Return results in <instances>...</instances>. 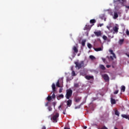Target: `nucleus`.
<instances>
[{
  "label": "nucleus",
  "mask_w": 129,
  "mask_h": 129,
  "mask_svg": "<svg viewBox=\"0 0 129 129\" xmlns=\"http://www.w3.org/2000/svg\"><path fill=\"white\" fill-rule=\"evenodd\" d=\"M75 64H76V68H78V69H80L82 67H85V66H84V61L83 60L80 61V62L76 61L75 62Z\"/></svg>",
  "instance_id": "nucleus-1"
},
{
  "label": "nucleus",
  "mask_w": 129,
  "mask_h": 129,
  "mask_svg": "<svg viewBox=\"0 0 129 129\" xmlns=\"http://www.w3.org/2000/svg\"><path fill=\"white\" fill-rule=\"evenodd\" d=\"M72 93H73V91L71 89L67 90V94L66 95L67 99H70V97L72 96Z\"/></svg>",
  "instance_id": "nucleus-2"
},
{
  "label": "nucleus",
  "mask_w": 129,
  "mask_h": 129,
  "mask_svg": "<svg viewBox=\"0 0 129 129\" xmlns=\"http://www.w3.org/2000/svg\"><path fill=\"white\" fill-rule=\"evenodd\" d=\"M59 117V113H56V114L52 116V120L53 122H57V118Z\"/></svg>",
  "instance_id": "nucleus-3"
},
{
  "label": "nucleus",
  "mask_w": 129,
  "mask_h": 129,
  "mask_svg": "<svg viewBox=\"0 0 129 129\" xmlns=\"http://www.w3.org/2000/svg\"><path fill=\"white\" fill-rule=\"evenodd\" d=\"M118 26L117 25H116L115 26L113 27V30L114 31V32H113V34H114V33H116V34H117L118 33Z\"/></svg>",
  "instance_id": "nucleus-4"
},
{
  "label": "nucleus",
  "mask_w": 129,
  "mask_h": 129,
  "mask_svg": "<svg viewBox=\"0 0 129 129\" xmlns=\"http://www.w3.org/2000/svg\"><path fill=\"white\" fill-rule=\"evenodd\" d=\"M102 77L105 81H109V77L107 74H104L102 75Z\"/></svg>",
  "instance_id": "nucleus-5"
},
{
  "label": "nucleus",
  "mask_w": 129,
  "mask_h": 129,
  "mask_svg": "<svg viewBox=\"0 0 129 129\" xmlns=\"http://www.w3.org/2000/svg\"><path fill=\"white\" fill-rule=\"evenodd\" d=\"M94 34L96 36V37H100V36H101V31H95Z\"/></svg>",
  "instance_id": "nucleus-6"
},
{
  "label": "nucleus",
  "mask_w": 129,
  "mask_h": 129,
  "mask_svg": "<svg viewBox=\"0 0 129 129\" xmlns=\"http://www.w3.org/2000/svg\"><path fill=\"white\" fill-rule=\"evenodd\" d=\"M56 98L57 100H60L61 98H64V95L62 94L59 95L58 96H56Z\"/></svg>",
  "instance_id": "nucleus-7"
},
{
  "label": "nucleus",
  "mask_w": 129,
  "mask_h": 129,
  "mask_svg": "<svg viewBox=\"0 0 129 129\" xmlns=\"http://www.w3.org/2000/svg\"><path fill=\"white\" fill-rule=\"evenodd\" d=\"M73 50L74 52V53H78V48H77V47L74 46L73 47Z\"/></svg>",
  "instance_id": "nucleus-8"
},
{
  "label": "nucleus",
  "mask_w": 129,
  "mask_h": 129,
  "mask_svg": "<svg viewBox=\"0 0 129 129\" xmlns=\"http://www.w3.org/2000/svg\"><path fill=\"white\" fill-rule=\"evenodd\" d=\"M80 100H81V97H77L75 98V101L76 102H79L80 101Z\"/></svg>",
  "instance_id": "nucleus-9"
},
{
  "label": "nucleus",
  "mask_w": 129,
  "mask_h": 129,
  "mask_svg": "<svg viewBox=\"0 0 129 129\" xmlns=\"http://www.w3.org/2000/svg\"><path fill=\"white\" fill-rule=\"evenodd\" d=\"M85 78L87 79V80H90L93 79V76H86Z\"/></svg>",
  "instance_id": "nucleus-10"
},
{
  "label": "nucleus",
  "mask_w": 129,
  "mask_h": 129,
  "mask_svg": "<svg viewBox=\"0 0 129 129\" xmlns=\"http://www.w3.org/2000/svg\"><path fill=\"white\" fill-rule=\"evenodd\" d=\"M67 103L68 106L69 107L71 106V105L72 104V100H71V99L68 100L67 102Z\"/></svg>",
  "instance_id": "nucleus-11"
},
{
  "label": "nucleus",
  "mask_w": 129,
  "mask_h": 129,
  "mask_svg": "<svg viewBox=\"0 0 129 129\" xmlns=\"http://www.w3.org/2000/svg\"><path fill=\"white\" fill-rule=\"evenodd\" d=\"M109 51L110 52V54L113 55V58H116V56H115V54H114V53L113 52V50L110 49Z\"/></svg>",
  "instance_id": "nucleus-12"
},
{
  "label": "nucleus",
  "mask_w": 129,
  "mask_h": 129,
  "mask_svg": "<svg viewBox=\"0 0 129 129\" xmlns=\"http://www.w3.org/2000/svg\"><path fill=\"white\" fill-rule=\"evenodd\" d=\"M52 91L55 92L56 91V85L55 84L53 83L52 85Z\"/></svg>",
  "instance_id": "nucleus-13"
},
{
  "label": "nucleus",
  "mask_w": 129,
  "mask_h": 129,
  "mask_svg": "<svg viewBox=\"0 0 129 129\" xmlns=\"http://www.w3.org/2000/svg\"><path fill=\"white\" fill-rule=\"evenodd\" d=\"M123 42H124V39H120L118 41V44L119 45H122V44H123Z\"/></svg>",
  "instance_id": "nucleus-14"
},
{
  "label": "nucleus",
  "mask_w": 129,
  "mask_h": 129,
  "mask_svg": "<svg viewBox=\"0 0 129 129\" xmlns=\"http://www.w3.org/2000/svg\"><path fill=\"white\" fill-rule=\"evenodd\" d=\"M117 18H118V14H117L116 12L114 13L113 19L115 20L117 19Z\"/></svg>",
  "instance_id": "nucleus-15"
},
{
  "label": "nucleus",
  "mask_w": 129,
  "mask_h": 129,
  "mask_svg": "<svg viewBox=\"0 0 129 129\" xmlns=\"http://www.w3.org/2000/svg\"><path fill=\"white\" fill-rule=\"evenodd\" d=\"M94 50L96 52H98L99 51H102V48L101 47H98V48H94Z\"/></svg>",
  "instance_id": "nucleus-16"
},
{
  "label": "nucleus",
  "mask_w": 129,
  "mask_h": 129,
  "mask_svg": "<svg viewBox=\"0 0 129 129\" xmlns=\"http://www.w3.org/2000/svg\"><path fill=\"white\" fill-rule=\"evenodd\" d=\"M111 104H115V103H116V102L115 101V99L111 98Z\"/></svg>",
  "instance_id": "nucleus-17"
},
{
  "label": "nucleus",
  "mask_w": 129,
  "mask_h": 129,
  "mask_svg": "<svg viewBox=\"0 0 129 129\" xmlns=\"http://www.w3.org/2000/svg\"><path fill=\"white\" fill-rule=\"evenodd\" d=\"M91 28V27L90 26V25H86L85 26V29L86 30H90Z\"/></svg>",
  "instance_id": "nucleus-18"
},
{
  "label": "nucleus",
  "mask_w": 129,
  "mask_h": 129,
  "mask_svg": "<svg viewBox=\"0 0 129 129\" xmlns=\"http://www.w3.org/2000/svg\"><path fill=\"white\" fill-rule=\"evenodd\" d=\"M115 66H116V61H113L112 63V68H115Z\"/></svg>",
  "instance_id": "nucleus-19"
},
{
  "label": "nucleus",
  "mask_w": 129,
  "mask_h": 129,
  "mask_svg": "<svg viewBox=\"0 0 129 129\" xmlns=\"http://www.w3.org/2000/svg\"><path fill=\"white\" fill-rule=\"evenodd\" d=\"M85 43H86V39H84L82 41V45L84 47L85 46Z\"/></svg>",
  "instance_id": "nucleus-20"
},
{
  "label": "nucleus",
  "mask_w": 129,
  "mask_h": 129,
  "mask_svg": "<svg viewBox=\"0 0 129 129\" xmlns=\"http://www.w3.org/2000/svg\"><path fill=\"white\" fill-rule=\"evenodd\" d=\"M99 67L102 70H105V67H104L103 64H100Z\"/></svg>",
  "instance_id": "nucleus-21"
},
{
  "label": "nucleus",
  "mask_w": 129,
  "mask_h": 129,
  "mask_svg": "<svg viewBox=\"0 0 129 129\" xmlns=\"http://www.w3.org/2000/svg\"><path fill=\"white\" fill-rule=\"evenodd\" d=\"M121 91H122L123 92H124V91H125V86H122L121 87Z\"/></svg>",
  "instance_id": "nucleus-22"
},
{
  "label": "nucleus",
  "mask_w": 129,
  "mask_h": 129,
  "mask_svg": "<svg viewBox=\"0 0 129 129\" xmlns=\"http://www.w3.org/2000/svg\"><path fill=\"white\" fill-rule=\"evenodd\" d=\"M122 117H123L124 118H126V119H127L128 118V115L126 114H122L121 115Z\"/></svg>",
  "instance_id": "nucleus-23"
},
{
  "label": "nucleus",
  "mask_w": 129,
  "mask_h": 129,
  "mask_svg": "<svg viewBox=\"0 0 129 129\" xmlns=\"http://www.w3.org/2000/svg\"><path fill=\"white\" fill-rule=\"evenodd\" d=\"M90 24H95V23H96V20L95 19H92L90 21Z\"/></svg>",
  "instance_id": "nucleus-24"
},
{
  "label": "nucleus",
  "mask_w": 129,
  "mask_h": 129,
  "mask_svg": "<svg viewBox=\"0 0 129 129\" xmlns=\"http://www.w3.org/2000/svg\"><path fill=\"white\" fill-rule=\"evenodd\" d=\"M72 76H76V74L75 73V71H73V68H72Z\"/></svg>",
  "instance_id": "nucleus-25"
},
{
  "label": "nucleus",
  "mask_w": 129,
  "mask_h": 129,
  "mask_svg": "<svg viewBox=\"0 0 129 129\" xmlns=\"http://www.w3.org/2000/svg\"><path fill=\"white\" fill-rule=\"evenodd\" d=\"M56 87H63L62 86H60V84L59 83V81H57L56 84Z\"/></svg>",
  "instance_id": "nucleus-26"
},
{
  "label": "nucleus",
  "mask_w": 129,
  "mask_h": 129,
  "mask_svg": "<svg viewBox=\"0 0 129 129\" xmlns=\"http://www.w3.org/2000/svg\"><path fill=\"white\" fill-rule=\"evenodd\" d=\"M121 4L122 6H123L124 5V3H126V0H121Z\"/></svg>",
  "instance_id": "nucleus-27"
},
{
  "label": "nucleus",
  "mask_w": 129,
  "mask_h": 129,
  "mask_svg": "<svg viewBox=\"0 0 129 129\" xmlns=\"http://www.w3.org/2000/svg\"><path fill=\"white\" fill-rule=\"evenodd\" d=\"M47 100H48V101H51V100H52V97L48 96L47 97Z\"/></svg>",
  "instance_id": "nucleus-28"
},
{
  "label": "nucleus",
  "mask_w": 129,
  "mask_h": 129,
  "mask_svg": "<svg viewBox=\"0 0 129 129\" xmlns=\"http://www.w3.org/2000/svg\"><path fill=\"white\" fill-rule=\"evenodd\" d=\"M87 46L89 49H91L92 48V45H91L90 43H88Z\"/></svg>",
  "instance_id": "nucleus-29"
},
{
  "label": "nucleus",
  "mask_w": 129,
  "mask_h": 129,
  "mask_svg": "<svg viewBox=\"0 0 129 129\" xmlns=\"http://www.w3.org/2000/svg\"><path fill=\"white\" fill-rule=\"evenodd\" d=\"M115 115H117V116H119V112H118V111H117V110H116L115 111Z\"/></svg>",
  "instance_id": "nucleus-30"
},
{
  "label": "nucleus",
  "mask_w": 129,
  "mask_h": 129,
  "mask_svg": "<svg viewBox=\"0 0 129 129\" xmlns=\"http://www.w3.org/2000/svg\"><path fill=\"white\" fill-rule=\"evenodd\" d=\"M89 58L91 60H94V59H95V57L93 55H90Z\"/></svg>",
  "instance_id": "nucleus-31"
},
{
  "label": "nucleus",
  "mask_w": 129,
  "mask_h": 129,
  "mask_svg": "<svg viewBox=\"0 0 129 129\" xmlns=\"http://www.w3.org/2000/svg\"><path fill=\"white\" fill-rule=\"evenodd\" d=\"M74 87H76V88H78V87H79V84L75 83L74 84Z\"/></svg>",
  "instance_id": "nucleus-32"
},
{
  "label": "nucleus",
  "mask_w": 129,
  "mask_h": 129,
  "mask_svg": "<svg viewBox=\"0 0 129 129\" xmlns=\"http://www.w3.org/2000/svg\"><path fill=\"white\" fill-rule=\"evenodd\" d=\"M103 40L106 41V40H107V36H106L105 35H103Z\"/></svg>",
  "instance_id": "nucleus-33"
},
{
  "label": "nucleus",
  "mask_w": 129,
  "mask_h": 129,
  "mask_svg": "<svg viewBox=\"0 0 129 129\" xmlns=\"http://www.w3.org/2000/svg\"><path fill=\"white\" fill-rule=\"evenodd\" d=\"M118 90H117L114 92V94H117L118 93Z\"/></svg>",
  "instance_id": "nucleus-34"
},
{
  "label": "nucleus",
  "mask_w": 129,
  "mask_h": 129,
  "mask_svg": "<svg viewBox=\"0 0 129 129\" xmlns=\"http://www.w3.org/2000/svg\"><path fill=\"white\" fill-rule=\"evenodd\" d=\"M55 93H53V94L52 95V97H51V98H53V99H54V98H55Z\"/></svg>",
  "instance_id": "nucleus-35"
},
{
  "label": "nucleus",
  "mask_w": 129,
  "mask_h": 129,
  "mask_svg": "<svg viewBox=\"0 0 129 129\" xmlns=\"http://www.w3.org/2000/svg\"><path fill=\"white\" fill-rule=\"evenodd\" d=\"M126 34L127 36H129V31L128 30H126Z\"/></svg>",
  "instance_id": "nucleus-36"
},
{
  "label": "nucleus",
  "mask_w": 129,
  "mask_h": 129,
  "mask_svg": "<svg viewBox=\"0 0 129 129\" xmlns=\"http://www.w3.org/2000/svg\"><path fill=\"white\" fill-rule=\"evenodd\" d=\"M52 107H48V110L49 111H52Z\"/></svg>",
  "instance_id": "nucleus-37"
},
{
  "label": "nucleus",
  "mask_w": 129,
  "mask_h": 129,
  "mask_svg": "<svg viewBox=\"0 0 129 129\" xmlns=\"http://www.w3.org/2000/svg\"><path fill=\"white\" fill-rule=\"evenodd\" d=\"M62 90H63V89L60 88L59 90V93H61V92H62Z\"/></svg>",
  "instance_id": "nucleus-38"
},
{
  "label": "nucleus",
  "mask_w": 129,
  "mask_h": 129,
  "mask_svg": "<svg viewBox=\"0 0 129 129\" xmlns=\"http://www.w3.org/2000/svg\"><path fill=\"white\" fill-rule=\"evenodd\" d=\"M49 104V102H47L46 103H45V106H48V105Z\"/></svg>",
  "instance_id": "nucleus-39"
},
{
  "label": "nucleus",
  "mask_w": 129,
  "mask_h": 129,
  "mask_svg": "<svg viewBox=\"0 0 129 129\" xmlns=\"http://www.w3.org/2000/svg\"><path fill=\"white\" fill-rule=\"evenodd\" d=\"M63 114H66V109L63 111Z\"/></svg>",
  "instance_id": "nucleus-40"
},
{
  "label": "nucleus",
  "mask_w": 129,
  "mask_h": 129,
  "mask_svg": "<svg viewBox=\"0 0 129 129\" xmlns=\"http://www.w3.org/2000/svg\"><path fill=\"white\" fill-rule=\"evenodd\" d=\"M52 104H53V105L55 107V105L56 104V102H53L52 103Z\"/></svg>",
  "instance_id": "nucleus-41"
},
{
  "label": "nucleus",
  "mask_w": 129,
  "mask_h": 129,
  "mask_svg": "<svg viewBox=\"0 0 129 129\" xmlns=\"http://www.w3.org/2000/svg\"><path fill=\"white\" fill-rule=\"evenodd\" d=\"M106 67H107V68H110V66H109V65H107V66H106Z\"/></svg>",
  "instance_id": "nucleus-42"
},
{
  "label": "nucleus",
  "mask_w": 129,
  "mask_h": 129,
  "mask_svg": "<svg viewBox=\"0 0 129 129\" xmlns=\"http://www.w3.org/2000/svg\"><path fill=\"white\" fill-rule=\"evenodd\" d=\"M42 129H46V126H43Z\"/></svg>",
  "instance_id": "nucleus-43"
},
{
  "label": "nucleus",
  "mask_w": 129,
  "mask_h": 129,
  "mask_svg": "<svg viewBox=\"0 0 129 129\" xmlns=\"http://www.w3.org/2000/svg\"><path fill=\"white\" fill-rule=\"evenodd\" d=\"M125 8H126V9H129V6H125Z\"/></svg>",
  "instance_id": "nucleus-44"
},
{
  "label": "nucleus",
  "mask_w": 129,
  "mask_h": 129,
  "mask_svg": "<svg viewBox=\"0 0 129 129\" xmlns=\"http://www.w3.org/2000/svg\"><path fill=\"white\" fill-rule=\"evenodd\" d=\"M102 26H103V24H100V25H99V26H100V27H102Z\"/></svg>",
  "instance_id": "nucleus-45"
},
{
  "label": "nucleus",
  "mask_w": 129,
  "mask_h": 129,
  "mask_svg": "<svg viewBox=\"0 0 129 129\" xmlns=\"http://www.w3.org/2000/svg\"><path fill=\"white\" fill-rule=\"evenodd\" d=\"M103 62H105V58H102Z\"/></svg>",
  "instance_id": "nucleus-46"
},
{
  "label": "nucleus",
  "mask_w": 129,
  "mask_h": 129,
  "mask_svg": "<svg viewBox=\"0 0 129 129\" xmlns=\"http://www.w3.org/2000/svg\"><path fill=\"white\" fill-rule=\"evenodd\" d=\"M84 129H86V128H87V126H85L84 127Z\"/></svg>",
  "instance_id": "nucleus-47"
},
{
  "label": "nucleus",
  "mask_w": 129,
  "mask_h": 129,
  "mask_svg": "<svg viewBox=\"0 0 129 129\" xmlns=\"http://www.w3.org/2000/svg\"><path fill=\"white\" fill-rule=\"evenodd\" d=\"M64 129H70V128H68V127H65L64 128Z\"/></svg>",
  "instance_id": "nucleus-48"
},
{
  "label": "nucleus",
  "mask_w": 129,
  "mask_h": 129,
  "mask_svg": "<svg viewBox=\"0 0 129 129\" xmlns=\"http://www.w3.org/2000/svg\"><path fill=\"white\" fill-rule=\"evenodd\" d=\"M111 59H112V60H113V57L112 56H110Z\"/></svg>",
  "instance_id": "nucleus-49"
},
{
  "label": "nucleus",
  "mask_w": 129,
  "mask_h": 129,
  "mask_svg": "<svg viewBox=\"0 0 129 129\" xmlns=\"http://www.w3.org/2000/svg\"><path fill=\"white\" fill-rule=\"evenodd\" d=\"M61 106L59 105V106L58 107V108H61Z\"/></svg>",
  "instance_id": "nucleus-50"
},
{
  "label": "nucleus",
  "mask_w": 129,
  "mask_h": 129,
  "mask_svg": "<svg viewBox=\"0 0 129 129\" xmlns=\"http://www.w3.org/2000/svg\"><path fill=\"white\" fill-rule=\"evenodd\" d=\"M127 57H128V58H129V54H127Z\"/></svg>",
  "instance_id": "nucleus-51"
},
{
  "label": "nucleus",
  "mask_w": 129,
  "mask_h": 129,
  "mask_svg": "<svg viewBox=\"0 0 129 129\" xmlns=\"http://www.w3.org/2000/svg\"><path fill=\"white\" fill-rule=\"evenodd\" d=\"M81 74H82V75H83V73H81Z\"/></svg>",
  "instance_id": "nucleus-52"
},
{
  "label": "nucleus",
  "mask_w": 129,
  "mask_h": 129,
  "mask_svg": "<svg viewBox=\"0 0 129 129\" xmlns=\"http://www.w3.org/2000/svg\"><path fill=\"white\" fill-rule=\"evenodd\" d=\"M78 56H80V54H78Z\"/></svg>",
  "instance_id": "nucleus-53"
},
{
  "label": "nucleus",
  "mask_w": 129,
  "mask_h": 129,
  "mask_svg": "<svg viewBox=\"0 0 129 129\" xmlns=\"http://www.w3.org/2000/svg\"><path fill=\"white\" fill-rule=\"evenodd\" d=\"M119 2H120V0H119Z\"/></svg>",
  "instance_id": "nucleus-54"
},
{
  "label": "nucleus",
  "mask_w": 129,
  "mask_h": 129,
  "mask_svg": "<svg viewBox=\"0 0 129 129\" xmlns=\"http://www.w3.org/2000/svg\"><path fill=\"white\" fill-rule=\"evenodd\" d=\"M108 29H109V27H107Z\"/></svg>",
  "instance_id": "nucleus-55"
}]
</instances>
